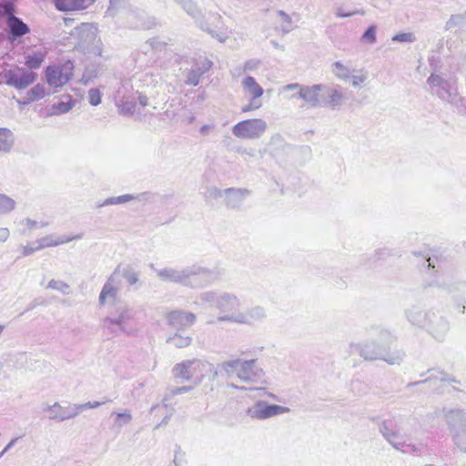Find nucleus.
Instances as JSON below:
<instances>
[{
	"instance_id": "1",
	"label": "nucleus",
	"mask_w": 466,
	"mask_h": 466,
	"mask_svg": "<svg viewBox=\"0 0 466 466\" xmlns=\"http://www.w3.org/2000/svg\"><path fill=\"white\" fill-rule=\"evenodd\" d=\"M156 273L163 281L178 283L193 289L205 287L215 279V274L212 270L198 265L182 269L164 268L156 269Z\"/></svg>"
},
{
	"instance_id": "2",
	"label": "nucleus",
	"mask_w": 466,
	"mask_h": 466,
	"mask_svg": "<svg viewBox=\"0 0 466 466\" xmlns=\"http://www.w3.org/2000/svg\"><path fill=\"white\" fill-rule=\"evenodd\" d=\"M394 341L391 333L383 330L377 341H366L356 347L360 355L367 360H382L390 365H399L403 360L404 353L401 350L390 351Z\"/></svg>"
},
{
	"instance_id": "3",
	"label": "nucleus",
	"mask_w": 466,
	"mask_h": 466,
	"mask_svg": "<svg viewBox=\"0 0 466 466\" xmlns=\"http://www.w3.org/2000/svg\"><path fill=\"white\" fill-rule=\"evenodd\" d=\"M379 431L384 439L396 450L407 452L403 448L410 447L412 452L420 451L414 445L406 444L409 440V434L404 429V420L402 418H391L382 420L379 425Z\"/></svg>"
},
{
	"instance_id": "4",
	"label": "nucleus",
	"mask_w": 466,
	"mask_h": 466,
	"mask_svg": "<svg viewBox=\"0 0 466 466\" xmlns=\"http://www.w3.org/2000/svg\"><path fill=\"white\" fill-rule=\"evenodd\" d=\"M441 414L456 447L466 453V410L443 408Z\"/></svg>"
},
{
	"instance_id": "5",
	"label": "nucleus",
	"mask_w": 466,
	"mask_h": 466,
	"mask_svg": "<svg viewBox=\"0 0 466 466\" xmlns=\"http://www.w3.org/2000/svg\"><path fill=\"white\" fill-rule=\"evenodd\" d=\"M199 306L214 307L225 315L237 314L241 306L240 299L233 293L205 291L195 301Z\"/></svg>"
},
{
	"instance_id": "6",
	"label": "nucleus",
	"mask_w": 466,
	"mask_h": 466,
	"mask_svg": "<svg viewBox=\"0 0 466 466\" xmlns=\"http://www.w3.org/2000/svg\"><path fill=\"white\" fill-rule=\"evenodd\" d=\"M209 362L200 359L185 360L177 363L172 368L173 377L183 382L192 381L195 385L200 384L205 376Z\"/></svg>"
},
{
	"instance_id": "7",
	"label": "nucleus",
	"mask_w": 466,
	"mask_h": 466,
	"mask_svg": "<svg viewBox=\"0 0 466 466\" xmlns=\"http://www.w3.org/2000/svg\"><path fill=\"white\" fill-rule=\"evenodd\" d=\"M135 312L127 305H119L103 319L104 329L113 337L120 333L131 335L133 329L127 325L134 319Z\"/></svg>"
},
{
	"instance_id": "8",
	"label": "nucleus",
	"mask_w": 466,
	"mask_h": 466,
	"mask_svg": "<svg viewBox=\"0 0 466 466\" xmlns=\"http://www.w3.org/2000/svg\"><path fill=\"white\" fill-rule=\"evenodd\" d=\"M268 124L260 118L247 119L238 122L232 128L235 137L244 139H257L266 132Z\"/></svg>"
},
{
	"instance_id": "9",
	"label": "nucleus",
	"mask_w": 466,
	"mask_h": 466,
	"mask_svg": "<svg viewBox=\"0 0 466 466\" xmlns=\"http://www.w3.org/2000/svg\"><path fill=\"white\" fill-rule=\"evenodd\" d=\"M289 411V408L288 407L268 404L265 400H258L254 405L247 409L246 414L252 420H264Z\"/></svg>"
},
{
	"instance_id": "10",
	"label": "nucleus",
	"mask_w": 466,
	"mask_h": 466,
	"mask_svg": "<svg viewBox=\"0 0 466 466\" xmlns=\"http://www.w3.org/2000/svg\"><path fill=\"white\" fill-rule=\"evenodd\" d=\"M241 86L246 96L249 97V103L242 107V112L257 110L262 106L260 97L264 90L253 76H247L241 81Z\"/></svg>"
},
{
	"instance_id": "11",
	"label": "nucleus",
	"mask_w": 466,
	"mask_h": 466,
	"mask_svg": "<svg viewBox=\"0 0 466 466\" xmlns=\"http://www.w3.org/2000/svg\"><path fill=\"white\" fill-rule=\"evenodd\" d=\"M267 317L266 309L261 306H255L244 312L223 315L218 317V321H230L238 324L253 325L263 320Z\"/></svg>"
},
{
	"instance_id": "12",
	"label": "nucleus",
	"mask_w": 466,
	"mask_h": 466,
	"mask_svg": "<svg viewBox=\"0 0 466 466\" xmlns=\"http://www.w3.org/2000/svg\"><path fill=\"white\" fill-rule=\"evenodd\" d=\"M74 66L71 61L61 66H48L46 71V81L52 87H59L66 84L73 76Z\"/></svg>"
},
{
	"instance_id": "13",
	"label": "nucleus",
	"mask_w": 466,
	"mask_h": 466,
	"mask_svg": "<svg viewBox=\"0 0 466 466\" xmlns=\"http://www.w3.org/2000/svg\"><path fill=\"white\" fill-rule=\"evenodd\" d=\"M291 88H299V98L303 100L308 107L317 108L323 106L322 93L326 89V85H302V86H291Z\"/></svg>"
},
{
	"instance_id": "14",
	"label": "nucleus",
	"mask_w": 466,
	"mask_h": 466,
	"mask_svg": "<svg viewBox=\"0 0 466 466\" xmlns=\"http://www.w3.org/2000/svg\"><path fill=\"white\" fill-rule=\"evenodd\" d=\"M264 375L263 370L258 367L257 360H244L238 359L237 378L247 383H255Z\"/></svg>"
},
{
	"instance_id": "15",
	"label": "nucleus",
	"mask_w": 466,
	"mask_h": 466,
	"mask_svg": "<svg viewBox=\"0 0 466 466\" xmlns=\"http://www.w3.org/2000/svg\"><path fill=\"white\" fill-rule=\"evenodd\" d=\"M424 329L437 340H442L450 329V324L439 312L429 310V317Z\"/></svg>"
},
{
	"instance_id": "16",
	"label": "nucleus",
	"mask_w": 466,
	"mask_h": 466,
	"mask_svg": "<svg viewBox=\"0 0 466 466\" xmlns=\"http://www.w3.org/2000/svg\"><path fill=\"white\" fill-rule=\"evenodd\" d=\"M129 84L124 82L121 86L116 90L114 100L117 107L118 113L124 116H132L136 111V103L133 97H130L127 93Z\"/></svg>"
},
{
	"instance_id": "17",
	"label": "nucleus",
	"mask_w": 466,
	"mask_h": 466,
	"mask_svg": "<svg viewBox=\"0 0 466 466\" xmlns=\"http://www.w3.org/2000/svg\"><path fill=\"white\" fill-rule=\"evenodd\" d=\"M5 79L8 86L16 89H25L35 81L36 75L32 71L18 67L16 70L5 72Z\"/></svg>"
},
{
	"instance_id": "18",
	"label": "nucleus",
	"mask_w": 466,
	"mask_h": 466,
	"mask_svg": "<svg viewBox=\"0 0 466 466\" xmlns=\"http://www.w3.org/2000/svg\"><path fill=\"white\" fill-rule=\"evenodd\" d=\"M167 324L180 330L191 327L196 321L195 314L184 310H173L166 316Z\"/></svg>"
},
{
	"instance_id": "19",
	"label": "nucleus",
	"mask_w": 466,
	"mask_h": 466,
	"mask_svg": "<svg viewBox=\"0 0 466 466\" xmlns=\"http://www.w3.org/2000/svg\"><path fill=\"white\" fill-rule=\"evenodd\" d=\"M13 5L6 3L4 5V12L7 17V25L11 34L15 37H20L29 32L28 26L18 17L13 15Z\"/></svg>"
},
{
	"instance_id": "20",
	"label": "nucleus",
	"mask_w": 466,
	"mask_h": 466,
	"mask_svg": "<svg viewBox=\"0 0 466 466\" xmlns=\"http://www.w3.org/2000/svg\"><path fill=\"white\" fill-rule=\"evenodd\" d=\"M44 411L49 412V419L52 420L64 421L70 420L77 416V410L70 408H64L58 402H55L53 405H46Z\"/></svg>"
},
{
	"instance_id": "21",
	"label": "nucleus",
	"mask_w": 466,
	"mask_h": 466,
	"mask_svg": "<svg viewBox=\"0 0 466 466\" xmlns=\"http://www.w3.org/2000/svg\"><path fill=\"white\" fill-rule=\"evenodd\" d=\"M323 106L332 109L340 106L344 100V94L338 87H330L326 85V89L323 90Z\"/></svg>"
},
{
	"instance_id": "22",
	"label": "nucleus",
	"mask_w": 466,
	"mask_h": 466,
	"mask_svg": "<svg viewBox=\"0 0 466 466\" xmlns=\"http://www.w3.org/2000/svg\"><path fill=\"white\" fill-rule=\"evenodd\" d=\"M118 293V282L116 278V271L107 279L99 295V303L105 305L113 301Z\"/></svg>"
},
{
	"instance_id": "23",
	"label": "nucleus",
	"mask_w": 466,
	"mask_h": 466,
	"mask_svg": "<svg viewBox=\"0 0 466 466\" xmlns=\"http://www.w3.org/2000/svg\"><path fill=\"white\" fill-rule=\"evenodd\" d=\"M82 238V233L72 237H55L54 235H46L37 239L35 244H38V248L43 249L46 248L56 247L62 244H66L73 240L81 239Z\"/></svg>"
},
{
	"instance_id": "24",
	"label": "nucleus",
	"mask_w": 466,
	"mask_h": 466,
	"mask_svg": "<svg viewBox=\"0 0 466 466\" xmlns=\"http://www.w3.org/2000/svg\"><path fill=\"white\" fill-rule=\"evenodd\" d=\"M75 34L79 38V45L88 48L96 40V28L90 24H82L76 28Z\"/></svg>"
},
{
	"instance_id": "25",
	"label": "nucleus",
	"mask_w": 466,
	"mask_h": 466,
	"mask_svg": "<svg viewBox=\"0 0 466 466\" xmlns=\"http://www.w3.org/2000/svg\"><path fill=\"white\" fill-rule=\"evenodd\" d=\"M248 195L249 190L246 188H226V205L230 208H237Z\"/></svg>"
},
{
	"instance_id": "26",
	"label": "nucleus",
	"mask_w": 466,
	"mask_h": 466,
	"mask_svg": "<svg viewBox=\"0 0 466 466\" xmlns=\"http://www.w3.org/2000/svg\"><path fill=\"white\" fill-rule=\"evenodd\" d=\"M94 2L95 0H54L56 7L60 11L83 10Z\"/></svg>"
},
{
	"instance_id": "27",
	"label": "nucleus",
	"mask_w": 466,
	"mask_h": 466,
	"mask_svg": "<svg viewBox=\"0 0 466 466\" xmlns=\"http://www.w3.org/2000/svg\"><path fill=\"white\" fill-rule=\"evenodd\" d=\"M405 315L410 323L424 328L428 320L429 311L423 312L418 306L412 305L406 309Z\"/></svg>"
},
{
	"instance_id": "28",
	"label": "nucleus",
	"mask_w": 466,
	"mask_h": 466,
	"mask_svg": "<svg viewBox=\"0 0 466 466\" xmlns=\"http://www.w3.org/2000/svg\"><path fill=\"white\" fill-rule=\"evenodd\" d=\"M145 14L144 12L137 11H130L127 13V19L129 26L134 28H144L148 29L156 23L154 19H149L148 21H145Z\"/></svg>"
},
{
	"instance_id": "29",
	"label": "nucleus",
	"mask_w": 466,
	"mask_h": 466,
	"mask_svg": "<svg viewBox=\"0 0 466 466\" xmlns=\"http://www.w3.org/2000/svg\"><path fill=\"white\" fill-rule=\"evenodd\" d=\"M436 95L442 100L454 103L457 96V90L453 84L444 80L440 88L435 91Z\"/></svg>"
},
{
	"instance_id": "30",
	"label": "nucleus",
	"mask_w": 466,
	"mask_h": 466,
	"mask_svg": "<svg viewBox=\"0 0 466 466\" xmlns=\"http://www.w3.org/2000/svg\"><path fill=\"white\" fill-rule=\"evenodd\" d=\"M212 66V62L207 58L203 59V69L197 70L193 66L187 76L186 84L190 86H197L199 83L200 76L208 72Z\"/></svg>"
},
{
	"instance_id": "31",
	"label": "nucleus",
	"mask_w": 466,
	"mask_h": 466,
	"mask_svg": "<svg viewBox=\"0 0 466 466\" xmlns=\"http://www.w3.org/2000/svg\"><path fill=\"white\" fill-rule=\"evenodd\" d=\"M14 145V135L8 128L0 127V152H9Z\"/></svg>"
},
{
	"instance_id": "32",
	"label": "nucleus",
	"mask_w": 466,
	"mask_h": 466,
	"mask_svg": "<svg viewBox=\"0 0 466 466\" xmlns=\"http://www.w3.org/2000/svg\"><path fill=\"white\" fill-rule=\"evenodd\" d=\"M166 342L177 349H183L188 347L192 343V338L190 336H184L179 332H176L174 335L169 336L166 339Z\"/></svg>"
},
{
	"instance_id": "33",
	"label": "nucleus",
	"mask_w": 466,
	"mask_h": 466,
	"mask_svg": "<svg viewBox=\"0 0 466 466\" xmlns=\"http://www.w3.org/2000/svg\"><path fill=\"white\" fill-rule=\"evenodd\" d=\"M189 15H191L194 19H196L197 23L199 25L201 21V13L196 6V5L192 2V0H174Z\"/></svg>"
},
{
	"instance_id": "34",
	"label": "nucleus",
	"mask_w": 466,
	"mask_h": 466,
	"mask_svg": "<svg viewBox=\"0 0 466 466\" xmlns=\"http://www.w3.org/2000/svg\"><path fill=\"white\" fill-rule=\"evenodd\" d=\"M138 198H139V196H135V195H131V194H126V195H122V196H118V197H111V198H106L104 202L98 203L97 207L102 208V207L109 206V205H119V204H124L128 201H131L134 199H138Z\"/></svg>"
},
{
	"instance_id": "35",
	"label": "nucleus",
	"mask_w": 466,
	"mask_h": 466,
	"mask_svg": "<svg viewBox=\"0 0 466 466\" xmlns=\"http://www.w3.org/2000/svg\"><path fill=\"white\" fill-rule=\"evenodd\" d=\"M331 71L336 77L343 81L348 80L349 78H350L351 76L350 68L346 66L339 61H337L332 64Z\"/></svg>"
},
{
	"instance_id": "36",
	"label": "nucleus",
	"mask_w": 466,
	"mask_h": 466,
	"mask_svg": "<svg viewBox=\"0 0 466 466\" xmlns=\"http://www.w3.org/2000/svg\"><path fill=\"white\" fill-rule=\"evenodd\" d=\"M66 101H59L54 103L51 106V115H60L68 112L72 109L75 103L70 96L66 97Z\"/></svg>"
},
{
	"instance_id": "37",
	"label": "nucleus",
	"mask_w": 466,
	"mask_h": 466,
	"mask_svg": "<svg viewBox=\"0 0 466 466\" xmlns=\"http://www.w3.org/2000/svg\"><path fill=\"white\" fill-rule=\"evenodd\" d=\"M112 415H116L113 427L117 430L128 425L133 419L132 414L128 410H125L123 412H113Z\"/></svg>"
},
{
	"instance_id": "38",
	"label": "nucleus",
	"mask_w": 466,
	"mask_h": 466,
	"mask_svg": "<svg viewBox=\"0 0 466 466\" xmlns=\"http://www.w3.org/2000/svg\"><path fill=\"white\" fill-rule=\"evenodd\" d=\"M238 363V359L226 360L219 364L218 368L220 370V372L225 373L228 378H232L234 375L237 376Z\"/></svg>"
},
{
	"instance_id": "39",
	"label": "nucleus",
	"mask_w": 466,
	"mask_h": 466,
	"mask_svg": "<svg viewBox=\"0 0 466 466\" xmlns=\"http://www.w3.org/2000/svg\"><path fill=\"white\" fill-rule=\"evenodd\" d=\"M466 24V12L463 14L452 15L446 22L445 29L451 30L457 26H461Z\"/></svg>"
},
{
	"instance_id": "40",
	"label": "nucleus",
	"mask_w": 466,
	"mask_h": 466,
	"mask_svg": "<svg viewBox=\"0 0 466 466\" xmlns=\"http://www.w3.org/2000/svg\"><path fill=\"white\" fill-rule=\"evenodd\" d=\"M15 206V202L13 198L6 195L0 194V215H4L11 212Z\"/></svg>"
},
{
	"instance_id": "41",
	"label": "nucleus",
	"mask_w": 466,
	"mask_h": 466,
	"mask_svg": "<svg viewBox=\"0 0 466 466\" xmlns=\"http://www.w3.org/2000/svg\"><path fill=\"white\" fill-rule=\"evenodd\" d=\"M47 289L57 290L64 295H68L71 293L70 286L62 280L51 279L47 285Z\"/></svg>"
},
{
	"instance_id": "42",
	"label": "nucleus",
	"mask_w": 466,
	"mask_h": 466,
	"mask_svg": "<svg viewBox=\"0 0 466 466\" xmlns=\"http://www.w3.org/2000/svg\"><path fill=\"white\" fill-rule=\"evenodd\" d=\"M44 58L45 56L42 53H35L26 56L25 65L31 69H37L41 66Z\"/></svg>"
},
{
	"instance_id": "43",
	"label": "nucleus",
	"mask_w": 466,
	"mask_h": 466,
	"mask_svg": "<svg viewBox=\"0 0 466 466\" xmlns=\"http://www.w3.org/2000/svg\"><path fill=\"white\" fill-rule=\"evenodd\" d=\"M360 40L366 44H375L377 41V26L374 25L369 26L361 35Z\"/></svg>"
},
{
	"instance_id": "44",
	"label": "nucleus",
	"mask_w": 466,
	"mask_h": 466,
	"mask_svg": "<svg viewBox=\"0 0 466 466\" xmlns=\"http://www.w3.org/2000/svg\"><path fill=\"white\" fill-rule=\"evenodd\" d=\"M428 373L430 375L425 380L455 381L454 379L450 378L448 374L439 370H430Z\"/></svg>"
},
{
	"instance_id": "45",
	"label": "nucleus",
	"mask_w": 466,
	"mask_h": 466,
	"mask_svg": "<svg viewBox=\"0 0 466 466\" xmlns=\"http://www.w3.org/2000/svg\"><path fill=\"white\" fill-rule=\"evenodd\" d=\"M46 95L45 87L41 85H35L29 92L28 96L31 100H36L44 97Z\"/></svg>"
},
{
	"instance_id": "46",
	"label": "nucleus",
	"mask_w": 466,
	"mask_h": 466,
	"mask_svg": "<svg viewBox=\"0 0 466 466\" xmlns=\"http://www.w3.org/2000/svg\"><path fill=\"white\" fill-rule=\"evenodd\" d=\"M123 277L130 285H135L138 281V273L131 268L124 269Z\"/></svg>"
},
{
	"instance_id": "47",
	"label": "nucleus",
	"mask_w": 466,
	"mask_h": 466,
	"mask_svg": "<svg viewBox=\"0 0 466 466\" xmlns=\"http://www.w3.org/2000/svg\"><path fill=\"white\" fill-rule=\"evenodd\" d=\"M416 40V37L412 33H400L397 34L392 37V41L394 42H402V43H412Z\"/></svg>"
},
{
	"instance_id": "48",
	"label": "nucleus",
	"mask_w": 466,
	"mask_h": 466,
	"mask_svg": "<svg viewBox=\"0 0 466 466\" xmlns=\"http://www.w3.org/2000/svg\"><path fill=\"white\" fill-rule=\"evenodd\" d=\"M88 101L92 106H98L101 103V93L97 88H91L88 91Z\"/></svg>"
},
{
	"instance_id": "49",
	"label": "nucleus",
	"mask_w": 466,
	"mask_h": 466,
	"mask_svg": "<svg viewBox=\"0 0 466 466\" xmlns=\"http://www.w3.org/2000/svg\"><path fill=\"white\" fill-rule=\"evenodd\" d=\"M199 27L202 30H204V31H207L208 34H210L213 37L217 38L221 43H224L226 41V39L228 38L227 35H225L224 34H222V33H216L213 30H211L208 26V25L206 23H204V22H200L199 23Z\"/></svg>"
},
{
	"instance_id": "50",
	"label": "nucleus",
	"mask_w": 466,
	"mask_h": 466,
	"mask_svg": "<svg viewBox=\"0 0 466 466\" xmlns=\"http://www.w3.org/2000/svg\"><path fill=\"white\" fill-rule=\"evenodd\" d=\"M355 15H365V11L362 10V9H356V10H353V11H350V12H345L343 10V8H341V7L338 8L337 11H336V16L339 17V18L350 17V16H353Z\"/></svg>"
},
{
	"instance_id": "51",
	"label": "nucleus",
	"mask_w": 466,
	"mask_h": 466,
	"mask_svg": "<svg viewBox=\"0 0 466 466\" xmlns=\"http://www.w3.org/2000/svg\"><path fill=\"white\" fill-rule=\"evenodd\" d=\"M351 85L354 87H360V86L367 80L368 74L367 72L360 71V75H352L350 76Z\"/></svg>"
},
{
	"instance_id": "52",
	"label": "nucleus",
	"mask_w": 466,
	"mask_h": 466,
	"mask_svg": "<svg viewBox=\"0 0 466 466\" xmlns=\"http://www.w3.org/2000/svg\"><path fill=\"white\" fill-rule=\"evenodd\" d=\"M427 82L431 86V88H433V87L440 88L441 84L444 82V79L441 78L440 76L432 74L430 76Z\"/></svg>"
},
{
	"instance_id": "53",
	"label": "nucleus",
	"mask_w": 466,
	"mask_h": 466,
	"mask_svg": "<svg viewBox=\"0 0 466 466\" xmlns=\"http://www.w3.org/2000/svg\"><path fill=\"white\" fill-rule=\"evenodd\" d=\"M259 65H260L259 60L251 59V60L245 62V64L243 66V70H244V72L255 71L258 68Z\"/></svg>"
},
{
	"instance_id": "54",
	"label": "nucleus",
	"mask_w": 466,
	"mask_h": 466,
	"mask_svg": "<svg viewBox=\"0 0 466 466\" xmlns=\"http://www.w3.org/2000/svg\"><path fill=\"white\" fill-rule=\"evenodd\" d=\"M215 129V124H205L199 128V134L202 137H207Z\"/></svg>"
},
{
	"instance_id": "55",
	"label": "nucleus",
	"mask_w": 466,
	"mask_h": 466,
	"mask_svg": "<svg viewBox=\"0 0 466 466\" xmlns=\"http://www.w3.org/2000/svg\"><path fill=\"white\" fill-rule=\"evenodd\" d=\"M25 224L26 225L27 228L30 229V230L35 228H36V227L45 228V227H47L49 225L48 222L37 223L35 220L31 219V218H26L25 220Z\"/></svg>"
},
{
	"instance_id": "56",
	"label": "nucleus",
	"mask_w": 466,
	"mask_h": 466,
	"mask_svg": "<svg viewBox=\"0 0 466 466\" xmlns=\"http://www.w3.org/2000/svg\"><path fill=\"white\" fill-rule=\"evenodd\" d=\"M38 250H40V248H38V244H36L35 246H32V245L23 246L22 247V255L25 257L30 256Z\"/></svg>"
},
{
	"instance_id": "57",
	"label": "nucleus",
	"mask_w": 466,
	"mask_h": 466,
	"mask_svg": "<svg viewBox=\"0 0 466 466\" xmlns=\"http://www.w3.org/2000/svg\"><path fill=\"white\" fill-rule=\"evenodd\" d=\"M291 86H302V85L299 84V83L288 84L279 89V94L286 93V92H295V91L299 92V88H291Z\"/></svg>"
},
{
	"instance_id": "58",
	"label": "nucleus",
	"mask_w": 466,
	"mask_h": 466,
	"mask_svg": "<svg viewBox=\"0 0 466 466\" xmlns=\"http://www.w3.org/2000/svg\"><path fill=\"white\" fill-rule=\"evenodd\" d=\"M208 193H209V196L214 198H218L225 197V189L221 190V189L217 188V187H212V188H210L208 190Z\"/></svg>"
},
{
	"instance_id": "59",
	"label": "nucleus",
	"mask_w": 466,
	"mask_h": 466,
	"mask_svg": "<svg viewBox=\"0 0 466 466\" xmlns=\"http://www.w3.org/2000/svg\"><path fill=\"white\" fill-rule=\"evenodd\" d=\"M191 390H192L191 386L176 387L171 390V393L173 395L183 394V393H187V392L190 391Z\"/></svg>"
},
{
	"instance_id": "60",
	"label": "nucleus",
	"mask_w": 466,
	"mask_h": 466,
	"mask_svg": "<svg viewBox=\"0 0 466 466\" xmlns=\"http://www.w3.org/2000/svg\"><path fill=\"white\" fill-rule=\"evenodd\" d=\"M72 409L73 410H77V415H78L79 412L82 411L85 409H92V404H91V401H87V402L83 403V404H73L72 405Z\"/></svg>"
},
{
	"instance_id": "61",
	"label": "nucleus",
	"mask_w": 466,
	"mask_h": 466,
	"mask_svg": "<svg viewBox=\"0 0 466 466\" xmlns=\"http://www.w3.org/2000/svg\"><path fill=\"white\" fill-rule=\"evenodd\" d=\"M208 373L211 374V380H215L218 377V370L214 367L213 364L209 362V367L206 370V375Z\"/></svg>"
},
{
	"instance_id": "62",
	"label": "nucleus",
	"mask_w": 466,
	"mask_h": 466,
	"mask_svg": "<svg viewBox=\"0 0 466 466\" xmlns=\"http://www.w3.org/2000/svg\"><path fill=\"white\" fill-rule=\"evenodd\" d=\"M9 238V229L6 228H0V242H5Z\"/></svg>"
},
{
	"instance_id": "63",
	"label": "nucleus",
	"mask_w": 466,
	"mask_h": 466,
	"mask_svg": "<svg viewBox=\"0 0 466 466\" xmlns=\"http://www.w3.org/2000/svg\"><path fill=\"white\" fill-rule=\"evenodd\" d=\"M278 15L281 17V19L283 20V22L287 23L288 25H290L291 24V18L290 16L285 13L284 11L282 10H279L278 12Z\"/></svg>"
},
{
	"instance_id": "64",
	"label": "nucleus",
	"mask_w": 466,
	"mask_h": 466,
	"mask_svg": "<svg viewBox=\"0 0 466 466\" xmlns=\"http://www.w3.org/2000/svg\"><path fill=\"white\" fill-rule=\"evenodd\" d=\"M175 466H182V455L178 452L176 453L174 458Z\"/></svg>"
}]
</instances>
